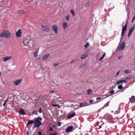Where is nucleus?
<instances>
[{
    "instance_id": "nucleus-31",
    "label": "nucleus",
    "mask_w": 135,
    "mask_h": 135,
    "mask_svg": "<svg viewBox=\"0 0 135 135\" xmlns=\"http://www.w3.org/2000/svg\"><path fill=\"white\" fill-rule=\"evenodd\" d=\"M118 88L119 89H122V86L121 85H119L118 86Z\"/></svg>"
},
{
    "instance_id": "nucleus-44",
    "label": "nucleus",
    "mask_w": 135,
    "mask_h": 135,
    "mask_svg": "<svg viewBox=\"0 0 135 135\" xmlns=\"http://www.w3.org/2000/svg\"><path fill=\"white\" fill-rule=\"evenodd\" d=\"M119 71H118L117 73V74L116 75V76H117L119 74Z\"/></svg>"
},
{
    "instance_id": "nucleus-35",
    "label": "nucleus",
    "mask_w": 135,
    "mask_h": 135,
    "mask_svg": "<svg viewBox=\"0 0 135 135\" xmlns=\"http://www.w3.org/2000/svg\"><path fill=\"white\" fill-rule=\"evenodd\" d=\"M93 100L92 99L90 100L89 101V103L91 104L93 103Z\"/></svg>"
},
{
    "instance_id": "nucleus-47",
    "label": "nucleus",
    "mask_w": 135,
    "mask_h": 135,
    "mask_svg": "<svg viewBox=\"0 0 135 135\" xmlns=\"http://www.w3.org/2000/svg\"><path fill=\"white\" fill-rule=\"evenodd\" d=\"M6 103H5V102H4V103L3 104V106H5L6 105Z\"/></svg>"
},
{
    "instance_id": "nucleus-2",
    "label": "nucleus",
    "mask_w": 135,
    "mask_h": 135,
    "mask_svg": "<svg viewBox=\"0 0 135 135\" xmlns=\"http://www.w3.org/2000/svg\"><path fill=\"white\" fill-rule=\"evenodd\" d=\"M42 120V118H36L34 122V126L35 127H39L41 125L40 121Z\"/></svg>"
},
{
    "instance_id": "nucleus-41",
    "label": "nucleus",
    "mask_w": 135,
    "mask_h": 135,
    "mask_svg": "<svg viewBox=\"0 0 135 135\" xmlns=\"http://www.w3.org/2000/svg\"><path fill=\"white\" fill-rule=\"evenodd\" d=\"M38 135H41V132L38 131Z\"/></svg>"
},
{
    "instance_id": "nucleus-56",
    "label": "nucleus",
    "mask_w": 135,
    "mask_h": 135,
    "mask_svg": "<svg viewBox=\"0 0 135 135\" xmlns=\"http://www.w3.org/2000/svg\"><path fill=\"white\" fill-rule=\"evenodd\" d=\"M127 1H129V0H127Z\"/></svg>"
},
{
    "instance_id": "nucleus-29",
    "label": "nucleus",
    "mask_w": 135,
    "mask_h": 135,
    "mask_svg": "<svg viewBox=\"0 0 135 135\" xmlns=\"http://www.w3.org/2000/svg\"><path fill=\"white\" fill-rule=\"evenodd\" d=\"M65 19L68 21L69 20V15H67L65 17Z\"/></svg>"
},
{
    "instance_id": "nucleus-7",
    "label": "nucleus",
    "mask_w": 135,
    "mask_h": 135,
    "mask_svg": "<svg viewBox=\"0 0 135 135\" xmlns=\"http://www.w3.org/2000/svg\"><path fill=\"white\" fill-rule=\"evenodd\" d=\"M79 103L77 102H73L71 103V105L72 106H73L74 108H77L79 107L78 104Z\"/></svg>"
},
{
    "instance_id": "nucleus-45",
    "label": "nucleus",
    "mask_w": 135,
    "mask_h": 135,
    "mask_svg": "<svg viewBox=\"0 0 135 135\" xmlns=\"http://www.w3.org/2000/svg\"><path fill=\"white\" fill-rule=\"evenodd\" d=\"M101 99V98H97L96 99L97 100H99V99Z\"/></svg>"
},
{
    "instance_id": "nucleus-49",
    "label": "nucleus",
    "mask_w": 135,
    "mask_h": 135,
    "mask_svg": "<svg viewBox=\"0 0 135 135\" xmlns=\"http://www.w3.org/2000/svg\"><path fill=\"white\" fill-rule=\"evenodd\" d=\"M17 12V13H21L20 12V11H18Z\"/></svg>"
},
{
    "instance_id": "nucleus-55",
    "label": "nucleus",
    "mask_w": 135,
    "mask_h": 135,
    "mask_svg": "<svg viewBox=\"0 0 135 135\" xmlns=\"http://www.w3.org/2000/svg\"><path fill=\"white\" fill-rule=\"evenodd\" d=\"M42 135H45V134H42Z\"/></svg>"
},
{
    "instance_id": "nucleus-27",
    "label": "nucleus",
    "mask_w": 135,
    "mask_h": 135,
    "mask_svg": "<svg viewBox=\"0 0 135 135\" xmlns=\"http://www.w3.org/2000/svg\"><path fill=\"white\" fill-rule=\"evenodd\" d=\"M70 13H71V15L73 16H74L75 15L74 11L73 9H71L70 11Z\"/></svg>"
},
{
    "instance_id": "nucleus-36",
    "label": "nucleus",
    "mask_w": 135,
    "mask_h": 135,
    "mask_svg": "<svg viewBox=\"0 0 135 135\" xmlns=\"http://www.w3.org/2000/svg\"><path fill=\"white\" fill-rule=\"evenodd\" d=\"M114 91L113 90H111L110 92H109L110 94H112L114 93Z\"/></svg>"
},
{
    "instance_id": "nucleus-6",
    "label": "nucleus",
    "mask_w": 135,
    "mask_h": 135,
    "mask_svg": "<svg viewBox=\"0 0 135 135\" xmlns=\"http://www.w3.org/2000/svg\"><path fill=\"white\" fill-rule=\"evenodd\" d=\"M16 35L17 37H20L21 36L22 32L21 30L20 29H19L16 32Z\"/></svg>"
},
{
    "instance_id": "nucleus-34",
    "label": "nucleus",
    "mask_w": 135,
    "mask_h": 135,
    "mask_svg": "<svg viewBox=\"0 0 135 135\" xmlns=\"http://www.w3.org/2000/svg\"><path fill=\"white\" fill-rule=\"evenodd\" d=\"M39 112L40 113H41L42 112V109L41 107L39 108Z\"/></svg>"
},
{
    "instance_id": "nucleus-4",
    "label": "nucleus",
    "mask_w": 135,
    "mask_h": 135,
    "mask_svg": "<svg viewBox=\"0 0 135 135\" xmlns=\"http://www.w3.org/2000/svg\"><path fill=\"white\" fill-rule=\"evenodd\" d=\"M12 58V56L11 55H9L3 58V60L4 62H6L7 61L11 60Z\"/></svg>"
},
{
    "instance_id": "nucleus-15",
    "label": "nucleus",
    "mask_w": 135,
    "mask_h": 135,
    "mask_svg": "<svg viewBox=\"0 0 135 135\" xmlns=\"http://www.w3.org/2000/svg\"><path fill=\"white\" fill-rule=\"evenodd\" d=\"M75 115V113H74L71 114H68V116L67 117L68 119H70L71 118L73 117Z\"/></svg>"
},
{
    "instance_id": "nucleus-26",
    "label": "nucleus",
    "mask_w": 135,
    "mask_h": 135,
    "mask_svg": "<svg viewBox=\"0 0 135 135\" xmlns=\"http://www.w3.org/2000/svg\"><path fill=\"white\" fill-rule=\"evenodd\" d=\"M87 104L86 103H81L80 104L79 107H82L86 106Z\"/></svg>"
},
{
    "instance_id": "nucleus-19",
    "label": "nucleus",
    "mask_w": 135,
    "mask_h": 135,
    "mask_svg": "<svg viewBox=\"0 0 135 135\" xmlns=\"http://www.w3.org/2000/svg\"><path fill=\"white\" fill-rule=\"evenodd\" d=\"M88 93V95H89L91 94L92 93L93 91L91 89H89L87 90Z\"/></svg>"
},
{
    "instance_id": "nucleus-1",
    "label": "nucleus",
    "mask_w": 135,
    "mask_h": 135,
    "mask_svg": "<svg viewBox=\"0 0 135 135\" xmlns=\"http://www.w3.org/2000/svg\"><path fill=\"white\" fill-rule=\"evenodd\" d=\"M11 36V34L10 32L7 30L4 31L0 33V37L2 38H8L10 37Z\"/></svg>"
},
{
    "instance_id": "nucleus-28",
    "label": "nucleus",
    "mask_w": 135,
    "mask_h": 135,
    "mask_svg": "<svg viewBox=\"0 0 135 135\" xmlns=\"http://www.w3.org/2000/svg\"><path fill=\"white\" fill-rule=\"evenodd\" d=\"M52 106H53L54 107H56L57 106L59 108H60V106L59 105L57 104H52Z\"/></svg>"
},
{
    "instance_id": "nucleus-21",
    "label": "nucleus",
    "mask_w": 135,
    "mask_h": 135,
    "mask_svg": "<svg viewBox=\"0 0 135 135\" xmlns=\"http://www.w3.org/2000/svg\"><path fill=\"white\" fill-rule=\"evenodd\" d=\"M85 63H83L81 64L78 67V68L79 69H81L83 67H84L85 65Z\"/></svg>"
},
{
    "instance_id": "nucleus-16",
    "label": "nucleus",
    "mask_w": 135,
    "mask_h": 135,
    "mask_svg": "<svg viewBox=\"0 0 135 135\" xmlns=\"http://www.w3.org/2000/svg\"><path fill=\"white\" fill-rule=\"evenodd\" d=\"M50 56V54H47L43 56V60L44 61H45L46 60L47 58L49 57Z\"/></svg>"
},
{
    "instance_id": "nucleus-20",
    "label": "nucleus",
    "mask_w": 135,
    "mask_h": 135,
    "mask_svg": "<svg viewBox=\"0 0 135 135\" xmlns=\"http://www.w3.org/2000/svg\"><path fill=\"white\" fill-rule=\"evenodd\" d=\"M19 113L22 115H24L25 114V112L22 109H20Z\"/></svg>"
},
{
    "instance_id": "nucleus-30",
    "label": "nucleus",
    "mask_w": 135,
    "mask_h": 135,
    "mask_svg": "<svg viewBox=\"0 0 135 135\" xmlns=\"http://www.w3.org/2000/svg\"><path fill=\"white\" fill-rule=\"evenodd\" d=\"M89 44L88 43H87L85 45L84 47L86 49L89 45Z\"/></svg>"
},
{
    "instance_id": "nucleus-9",
    "label": "nucleus",
    "mask_w": 135,
    "mask_h": 135,
    "mask_svg": "<svg viewBox=\"0 0 135 135\" xmlns=\"http://www.w3.org/2000/svg\"><path fill=\"white\" fill-rule=\"evenodd\" d=\"M125 44L124 42H122L120 44L119 49V50H123L125 47Z\"/></svg>"
},
{
    "instance_id": "nucleus-14",
    "label": "nucleus",
    "mask_w": 135,
    "mask_h": 135,
    "mask_svg": "<svg viewBox=\"0 0 135 135\" xmlns=\"http://www.w3.org/2000/svg\"><path fill=\"white\" fill-rule=\"evenodd\" d=\"M127 82V81L126 80H119L116 82V84L118 85L119 84L121 83H126Z\"/></svg>"
},
{
    "instance_id": "nucleus-50",
    "label": "nucleus",
    "mask_w": 135,
    "mask_h": 135,
    "mask_svg": "<svg viewBox=\"0 0 135 135\" xmlns=\"http://www.w3.org/2000/svg\"><path fill=\"white\" fill-rule=\"evenodd\" d=\"M74 61H72L70 63L71 64L72 63V62H73Z\"/></svg>"
},
{
    "instance_id": "nucleus-10",
    "label": "nucleus",
    "mask_w": 135,
    "mask_h": 135,
    "mask_svg": "<svg viewBox=\"0 0 135 135\" xmlns=\"http://www.w3.org/2000/svg\"><path fill=\"white\" fill-rule=\"evenodd\" d=\"M127 28V23H126L124 26H123L122 27V32L121 33V36H123L124 35V33L125 31L126 30Z\"/></svg>"
},
{
    "instance_id": "nucleus-52",
    "label": "nucleus",
    "mask_w": 135,
    "mask_h": 135,
    "mask_svg": "<svg viewBox=\"0 0 135 135\" xmlns=\"http://www.w3.org/2000/svg\"><path fill=\"white\" fill-rule=\"evenodd\" d=\"M50 130H52V129H51V128H50Z\"/></svg>"
},
{
    "instance_id": "nucleus-40",
    "label": "nucleus",
    "mask_w": 135,
    "mask_h": 135,
    "mask_svg": "<svg viewBox=\"0 0 135 135\" xmlns=\"http://www.w3.org/2000/svg\"><path fill=\"white\" fill-rule=\"evenodd\" d=\"M49 134H50V135H57L56 133H54L53 134L50 133Z\"/></svg>"
},
{
    "instance_id": "nucleus-24",
    "label": "nucleus",
    "mask_w": 135,
    "mask_h": 135,
    "mask_svg": "<svg viewBox=\"0 0 135 135\" xmlns=\"http://www.w3.org/2000/svg\"><path fill=\"white\" fill-rule=\"evenodd\" d=\"M106 54L104 53L103 55H102V57L100 58L99 60L101 61L105 56Z\"/></svg>"
},
{
    "instance_id": "nucleus-22",
    "label": "nucleus",
    "mask_w": 135,
    "mask_h": 135,
    "mask_svg": "<svg viewBox=\"0 0 135 135\" xmlns=\"http://www.w3.org/2000/svg\"><path fill=\"white\" fill-rule=\"evenodd\" d=\"M38 52V51L37 50L34 52L33 54L35 57H37Z\"/></svg>"
},
{
    "instance_id": "nucleus-39",
    "label": "nucleus",
    "mask_w": 135,
    "mask_h": 135,
    "mask_svg": "<svg viewBox=\"0 0 135 135\" xmlns=\"http://www.w3.org/2000/svg\"><path fill=\"white\" fill-rule=\"evenodd\" d=\"M58 65V63H55V64H53V65L54 66H57Z\"/></svg>"
},
{
    "instance_id": "nucleus-32",
    "label": "nucleus",
    "mask_w": 135,
    "mask_h": 135,
    "mask_svg": "<svg viewBox=\"0 0 135 135\" xmlns=\"http://www.w3.org/2000/svg\"><path fill=\"white\" fill-rule=\"evenodd\" d=\"M61 125V123L60 122H57V126H60Z\"/></svg>"
},
{
    "instance_id": "nucleus-18",
    "label": "nucleus",
    "mask_w": 135,
    "mask_h": 135,
    "mask_svg": "<svg viewBox=\"0 0 135 135\" xmlns=\"http://www.w3.org/2000/svg\"><path fill=\"white\" fill-rule=\"evenodd\" d=\"M135 101V97L133 96H132L130 99V101L131 103H134Z\"/></svg>"
},
{
    "instance_id": "nucleus-54",
    "label": "nucleus",
    "mask_w": 135,
    "mask_h": 135,
    "mask_svg": "<svg viewBox=\"0 0 135 135\" xmlns=\"http://www.w3.org/2000/svg\"><path fill=\"white\" fill-rule=\"evenodd\" d=\"M56 96H57V95H56L55 96H56Z\"/></svg>"
},
{
    "instance_id": "nucleus-46",
    "label": "nucleus",
    "mask_w": 135,
    "mask_h": 135,
    "mask_svg": "<svg viewBox=\"0 0 135 135\" xmlns=\"http://www.w3.org/2000/svg\"><path fill=\"white\" fill-rule=\"evenodd\" d=\"M8 99H7L5 102H5V103H6L7 102V101H8Z\"/></svg>"
},
{
    "instance_id": "nucleus-11",
    "label": "nucleus",
    "mask_w": 135,
    "mask_h": 135,
    "mask_svg": "<svg viewBox=\"0 0 135 135\" xmlns=\"http://www.w3.org/2000/svg\"><path fill=\"white\" fill-rule=\"evenodd\" d=\"M42 29L43 31H45L48 32L49 31V28L47 26H42Z\"/></svg>"
},
{
    "instance_id": "nucleus-23",
    "label": "nucleus",
    "mask_w": 135,
    "mask_h": 135,
    "mask_svg": "<svg viewBox=\"0 0 135 135\" xmlns=\"http://www.w3.org/2000/svg\"><path fill=\"white\" fill-rule=\"evenodd\" d=\"M134 28H135V26H134V25L130 29L129 31V32L132 34V32L133 31L134 29Z\"/></svg>"
},
{
    "instance_id": "nucleus-42",
    "label": "nucleus",
    "mask_w": 135,
    "mask_h": 135,
    "mask_svg": "<svg viewBox=\"0 0 135 135\" xmlns=\"http://www.w3.org/2000/svg\"><path fill=\"white\" fill-rule=\"evenodd\" d=\"M122 56H119L118 57V59H121L122 58Z\"/></svg>"
},
{
    "instance_id": "nucleus-12",
    "label": "nucleus",
    "mask_w": 135,
    "mask_h": 135,
    "mask_svg": "<svg viewBox=\"0 0 135 135\" xmlns=\"http://www.w3.org/2000/svg\"><path fill=\"white\" fill-rule=\"evenodd\" d=\"M62 28L64 29H65L69 27L68 23L66 22H63L62 24Z\"/></svg>"
},
{
    "instance_id": "nucleus-17",
    "label": "nucleus",
    "mask_w": 135,
    "mask_h": 135,
    "mask_svg": "<svg viewBox=\"0 0 135 135\" xmlns=\"http://www.w3.org/2000/svg\"><path fill=\"white\" fill-rule=\"evenodd\" d=\"M87 56V54H84L82 55L81 57L80 58L81 59H83L86 58Z\"/></svg>"
},
{
    "instance_id": "nucleus-37",
    "label": "nucleus",
    "mask_w": 135,
    "mask_h": 135,
    "mask_svg": "<svg viewBox=\"0 0 135 135\" xmlns=\"http://www.w3.org/2000/svg\"><path fill=\"white\" fill-rule=\"evenodd\" d=\"M125 72L126 73H129V71L128 70H126L125 71Z\"/></svg>"
},
{
    "instance_id": "nucleus-43",
    "label": "nucleus",
    "mask_w": 135,
    "mask_h": 135,
    "mask_svg": "<svg viewBox=\"0 0 135 135\" xmlns=\"http://www.w3.org/2000/svg\"><path fill=\"white\" fill-rule=\"evenodd\" d=\"M131 34L130 33L128 32V37H129L131 35Z\"/></svg>"
},
{
    "instance_id": "nucleus-3",
    "label": "nucleus",
    "mask_w": 135,
    "mask_h": 135,
    "mask_svg": "<svg viewBox=\"0 0 135 135\" xmlns=\"http://www.w3.org/2000/svg\"><path fill=\"white\" fill-rule=\"evenodd\" d=\"M52 29L54 33L56 34H57L58 33V27L57 25L56 24H55L52 25Z\"/></svg>"
},
{
    "instance_id": "nucleus-53",
    "label": "nucleus",
    "mask_w": 135,
    "mask_h": 135,
    "mask_svg": "<svg viewBox=\"0 0 135 135\" xmlns=\"http://www.w3.org/2000/svg\"><path fill=\"white\" fill-rule=\"evenodd\" d=\"M101 126H100V128H101Z\"/></svg>"
},
{
    "instance_id": "nucleus-38",
    "label": "nucleus",
    "mask_w": 135,
    "mask_h": 135,
    "mask_svg": "<svg viewBox=\"0 0 135 135\" xmlns=\"http://www.w3.org/2000/svg\"><path fill=\"white\" fill-rule=\"evenodd\" d=\"M54 92L53 91H51L49 93V95H51V93H53V94H54Z\"/></svg>"
},
{
    "instance_id": "nucleus-25",
    "label": "nucleus",
    "mask_w": 135,
    "mask_h": 135,
    "mask_svg": "<svg viewBox=\"0 0 135 135\" xmlns=\"http://www.w3.org/2000/svg\"><path fill=\"white\" fill-rule=\"evenodd\" d=\"M33 122L32 120H29L27 124V126H28L29 124H32L33 123Z\"/></svg>"
},
{
    "instance_id": "nucleus-13",
    "label": "nucleus",
    "mask_w": 135,
    "mask_h": 135,
    "mask_svg": "<svg viewBox=\"0 0 135 135\" xmlns=\"http://www.w3.org/2000/svg\"><path fill=\"white\" fill-rule=\"evenodd\" d=\"M22 80L21 79L17 80L15 81H13V83L14 85H19V84L21 82Z\"/></svg>"
},
{
    "instance_id": "nucleus-33",
    "label": "nucleus",
    "mask_w": 135,
    "mask_h": 135,
    "mask_svg": "<svg viewBox=\"0 0 135 135\" xmlns=\"http://www.w3.org/2000/svg\"><path fill=\"white\" fill-rule=\"evenodd\" d=\"M109 104V102H107L106 104H105L104 105V107H106L108 106Z\"/></svg>"
},
{
    "instance_id": "nucleus-48",
    "label": "nucleus",
    "mask_w": 135,
    "mask_h": 135,
    "mask_svg": "<svg viewBox=\"0 0 135 135\" xmlns=\"http://www.w3.org/2000/svg\"><path fill=\"white\" fill-rule=\"evenodd\" d=\"M59 98V96L57 98V100H58Z\"/></svg>"
},
{
    "instance_id": "nucleus-8",
    "label": "nucleus",
    "mask_w": 135,
    "mask_h": 135,
    "mask_svg": "<svg viewBox=\"0 0 135 135\" xmlns=\"http://www.w3.org/2000/svg\"><path fill=\"white\" fill-rule=\"evenodd\" d=\"M73 129V126H71L69 127H68L65 129V131L66 132H69L72 131Z\"/></svg>"
},
{
    "instance_id": "nucleus-5",
    "label": "nucleus",
    "mask_w": 135,
    "mask_h": 135,
    "mask_svg": "<svg viewBox=\"0 0 135 135\" xmlns=\"http://www.w3.org/2000/svg\"><path fill=\"white\" fill-rule=\"evenodd\" d=\"M23 43L25 46H27L30 44L29 40L27 38H26L23 40Z\"/></svg>"
},
{
    "instance_id": "nucleus-51",
    "label": "nucleus",
    "mask_w": 135,
    "mask_h": 135,
    "mask_svg": "<svg viewBox=\"0 0 135 135\" xmlns=\"http://www.w3.org/2000/svg\"><path fill=\"white\" fill-rule=\"evenodd\" d=\"M74 124H75V123H72V125H73H73H74Z\"/></svg>"
}]
</instances>
